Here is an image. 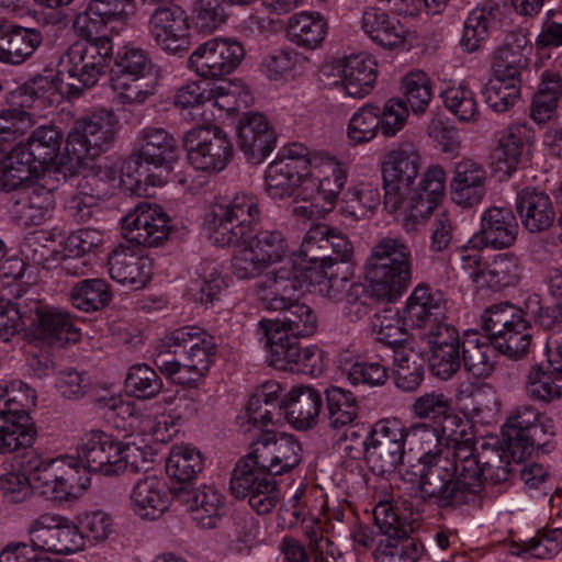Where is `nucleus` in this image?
<instances>
[{
  "label": "nucleus",
  "instance_id": "1",
  "mask_svg": "<svg viewBox=\"0 0 562 562\" xmlns=\"http://www.w3.org/2000/svg\"><path fill=\"white\" fill-rule=\"evenodd\" d=\"M528 318L549 331L548 335L562 330V303L553 302L550 306H543L537 293L528 294L521 306L509 302L496 303L482 313L481 327L502 339L498 347L503 355L518 360L527 356L531 346V324Z\"/></svg>",
  "mask_w": 562,
  "mask_h": 562
},
{
  "label": "nucleus",
  "instance_id": "2",
  "mask_svg": "<svg viewBox=\"0 0 562 562\" xmlns=\"http://www.w3.org/2000/svg\"><path fill=\"white\" fill-rule=\"evenodd\" d=\"M456 470L437 505L441 509H457L477 498L483 482L499 484L509 480L512 469L507 453L488 448L476 454L464 447L457 454Z\"/></svg>",
  "mask_w": 562,
  "mask_h": 562
},
{
  "label": "nucleus",
  "instance_id": "3",
  "mask_svg": "<svg viewBox=\"0 0 562 562\" xmlns=\"http://www.w3.org/2000/svg\"><path fill=\"white\" fill-rule=\"evenodd\" d=\"M304 291V282L294 265L268 272L256 284V292L262 304L271 311L283 313L281 319L274 321L278 329L297 338L308 337L317 329L316 314L300 301Z\"/></svg>",
  "mask_w": 562,
  "mask_h": 562
},
{
  "label": "nucleus",
  "instance_id": "4",
  "mask_svg": "<svg viewBox=\"0 0 562 562\" xmlns=\"http://www.w3.org/2000/svg\"><path fill=\"white\" fill-rule=\"evenodd\" d=\"M404 435L409 451L417 456L422 465L420 496L425 502L437 506L447 482L454 473L457 461L449 458V448L440 446L434 420L412 423L404 427Z\"/></svg>",
  "mask_w": 562,
  "mask_h": 562
},
{
  "label": "nucleus",
  "instance_id": "5",
  "mask_svg": "<svg viewBox=\"0 0 562 562\" xmlns=\"http://www.w3.org/2000/svg\"><path fill=\"white\" fill-rule=\"evenodd\" d=\"M368 278L372 293L382 301L397 300L411 285L413 260L409 246L400 238L383 237L371 249Z\"/></svg>",
  "mask_w": 562,
  "mask_h": 562
},
{
  "label": "nucleus",
  "instance_id": "6",
  "mask_svg": "<svg viewBox=\"0 0 562 562\" xmlns=\"http://www.w3.org/2000/svg\"><path fill=\"white\" fill-rule=\"evenodd\" d=\"M25 470L35 490L59 502L79 497L90 485L88 477L79 475L76 459L69 456L44 459L30 453L25 456Z\"/></svg>",
  "mask_w": 562,
  "mask_h": 562
},
{
  "label": "nucleus",
  "instance_id": "7",
  "mask_svg": "<svg viewBox=\"0 0 562 562\" xmlns=\"http://www.w3.org/2000/svg\"><path fill=\"white\" fill-rule=\"evenodd\" d=\"M119 121L112 111L99 110L91 115L77 120L68 133L65 151L59 164L77 169L87 159H93L106 151L114 143Z\"/></svg>",
  "mask_w": 562,
  "mask_h": 562
},
{
  "label": "nucleus",
  "instance_id": "8",
  "mask_svg": "<svg viewBox=\"0 0 562 562\" xmlns=\"http://www.w3.org/2000/svg\"><path fill=\"white\" fill-rule=\"evenodd\" d=\"M232 272L239 280L255 279L269 267L282 262L290 252L289 241L282 231L261 229L236 241Z\"/></svg>",
  "mask_w": 562,
  "mask_h": 562
},
{
  "label": "nucleus",
  "instance_id": "9",
  "mask_svg": "<svg viewBox=\"0 0 562 562\" xmlns=\"http://www.w3.org/2000/svg\"><path fill=\"white\" fill-rule=\"evenodd\" d=\"M113 55L110 37L97 42H75L61 58L63 69L59 75H68L65 92L69 97H79L87 88L93 87L109 66Z\"/></svg>",
  "mask_w": 562,
  "mask_h": 562
},
{
  "label": "nucleus",
  "instance_id": "10",
  "mask_svg": "<svg viewBox=\"0 0 562 562\" xmlns=\"http://www.w3.org/2000/svg\"><path fill=\"white\" fill-rule=\"evenodd\" d=\"M258 198L239 192L226 205H221L209 222L210 239L218 247H229L252 234L260 220Z\"/></svg>",
  "mask_w": 562,
  "mask_h": 562
},
{
  "label": "nucleus",
  "instance_id": "11",
  "mask_svg": "<svg viewBox=\"0 0 562 562\" xmlns=\"http://www.w3.org/2000/svg\"><path fill=\"white\" fill-rule=\"evenodd\" d=\"M183 147L190 165L201 171H222L233 157L228 135L218 126L205 123L190 128L183 135Z\"/></svg>",
  "mask_w": 562,
  "mask_h": 562
},
{
  "label": "nucleus",
  "instance_id": "12",
  "mask_svg": "<svg viewBox=\"0 0 562 562\" xmlns=\"http://www.w3.org/2000/svg\"><path fill=\"white\" fill-rule=\"evenodd\" d=\"M265 469L255 463L250 453L235 465L229 491L237 498H248L249 506L259 515L270 513L280 502L277 482Z\"/></svg>",
  "mask_w": 562,
  "mask_h": 562
},
{
  "label": "nucleus",
  "instance_id": "13",
  "mask_svg": "<svg viewBox=\"0 0 562 562\" xmlns=\"http://www.w3.org/2000/svg\"><path fill=\"white\" fill-rule=\"evenodd\" d=\"M59 179L45 170L38 180L19 192L11 209L12 220L22 227L38 226L53 216Z\"/></svg>",
  "mask_w": 562,
  "mask_h": 562
},
{
  "label": "nucleus",
  "instance_id": "14",
  "mask_svg": "<svg viewBox=\"0 0 562 562\" xmlns=\"http://www.w3.org/2000/svg\"><path fill=\"white\" fill-rule=\"evenodd\" d=\"M404 426L396 418H384L373 424L369 431L367 462L378 474L394 472L405 456Z\"/></svg>",
  "mask_w": 562,
  "mask_h": 562
},
{
  "label": "nucleus",
  "instance_id": "15",
  "mask_svg": "<svg viewBox=\"0 0 562 562\" xmlns=\"http://www.w3.org/2000/svg\"><path fill=\"white\" fill-rule=\"evenodd\" d=\"M244 45L234 37H214L200 44L189 57L195 72L214 79L232 74L244 60Z\"/></svg>",
  "mask_w": 562,
  "mask_h": 562
},
{
  "label": "nucleus",
  "instance_id": "16",
  "mask_svg": "<svg viewBox=\"0 0 562 562\" xmlns=\"http://www.w3.org/2000/svg\"><path fill=\"white\" fill-rule=\"evenodd\" d=\"M302 446L295 436L266 431L251 445L249 453L255 463L276 476L294 470L302 461Z\"/></svg>",
  "mask_w": 562,
  "mask_h": 562
},
{
  "label": "nucleus",
  "instance_id": "17",
  "mask_svg": "<svg viewBox=\"0 0 562 562\" xmlns=\"http://www.w3.org/2000/svg\"><path fill=\"white\" fill-rule=\"evenodd\" d=\"M27 535L41 553L69 554L83 547L78 527L50 513L33 519L27 527Z\"/></svg>",
  "mask_w": 562,
  "mask_h": 562
},
{
  "label": "nucleus",
  "instance_id": "18",
  "mask_svg": "<svg viewBox=\"0 0 562 562\" xmlns=\"http://www.w3.org/2000/svg\"><path fill=\"white\" fill-rule=\"evenodd\" d=\"M25 311L35 338L58 346L79 341L80 330L75 326L68 312L35 299H29Z\"/></svg>",
  "mask_w": 562,
  "mask_h": 562
},
{
  "label": "nucleus",
  "instance_id": "19",
  "mask_svg": "<svg viewBox=\"0 0 562 562\" xmlns=\"http://www.w3.org/2000/svg\"><path fill=\"white\" fill-rule=\"evenodd\" d=\"M123 236L131 243L144 247L161 245L170 233V218L161 206L139 203L122 220Z\"/></svg>",
  "mask_w": 562,
  "mask_h": 562
},
{
  "label": "nucleus",
  "instance_id": "20",
  "mask_svg": "<svg viewBox=\"0 0 562 562\" xmlns=\"http://www.w3.org/2000/svg\"><path fill=\"white\" fill-rule=\"evenodd\" d=\"M552 435H554L553 420L531 405H522L514 409L503 427L508 450L514 454L516 448L521 447L525 451L536 445H543L547 441L546 437Z\"/></svg>",
  "mask_w": 562,
  "mask_h": 562
},
{
  "label": "nucleus",
  "instance_id": "21",
  "mask_svg": "<svg viewBox=\"0 0 562 562\" xmlns=\"http://www.w3.org/2000/svg\"><path fill=\"white\" fill-rule=\"evenodd\" d=\"M121 441L102 430L83 434L77 445L79 462L88 470L103 475L122 473Z\"/></svg>",
  "mask_w": 562,
  "mask_h": 562
},
{
  "label": "nucleus",
  "instance_id": "22",
  "mask_svg": "<svg viewBox=\"0 0 562 562\" xmlns=\"http://www.w3.org/2000/svg\"><path fill=\"white\" fill-rule=\"evenodd\" d=\"M148 33L165 52L177 54L187 49L189 23L178 5H160L150 14Z\"/></svg>",
  "mask_w": 562,
  "mask_h": 562
},
{
  "label": "nucleus",
  "instance_id": "23",
  "mask_svg": "<svg viewBox=\"0 0 562 562\" xmlns=\"http://www.w3.org/2000/svg\"><path fill=\"white\" fill-rule=\"evenodd\" d=\"M346 181L347 171L335 158L322 154L313 156L305 180L306 192H313L327 209H334Z\"/></svg>",
  "mask_w": 562,
  "mask_h": 562
},
{
  "label": "nucleus",
  "instance_id": "24",
  "mask_svg": "<svg viewBox=\"0 0 562 562\" xmlns=\"http://www.w3.org/2000/svg\"><path fill=\"white\" fill-rule=\"evenodd\" d=\"M172 340L182 345V369L193 374V380L204 376L214 361V337L200 327L186 326L176 329Z\"/></svg>",
  "mask_w": 562,
  "mask_h": 562
},
{
  "label": "nucleus",
  "instance_id": "25",
  "mask_svg": "<svg viewBox=\"0 0 562 562\" xmlns=\"http://www.w3.org/2000/svg\"><path fill=\"white\" fill-rule=\"evenodd\" d=\"M237 144L250 164H261L276 146V134L267 116L245 113L238 123Z\"/></svg>",
  "mask_w": 562,
  "mask_h": 562
},
{
  "label": "nucleus",
  "instance_id": "26",
  "mask_svg": "<svg viewBox=\"0 0 562 562\" xmlns=\"http://www.w3.org/2000/svg\"><path fill=\"white\" fill-rule=\"evenodd\" d=\"M108 266L114 281L135 290L144 288L150 280V259L130 246H117L109 256Z\"/></svg>",
  "mask_w": 562,
  "mask_h": 562
},
{
  "label": "nucleus",
  "instance_id": "27",
  "mask_svg": "<svg viewBox=\"0 0 562 562\" xmlns=\"http://www.w3.org/2000/svg\"><path fill=\"white\" fill-rule=\"evenodd\" d=\"M529 43L527 34L510 32L495 49L492 58V71L495 78L521 83V72L528 65L525 49Z\"/></svg>",
  "mask_w": 562,
  "mask_h": 562
},
{
  "label": "nucleus",
  "instance_id": "28",
  "mask_svg": "<svg viewBox=\"0 0 562 562\" xmlns=\"http://www.w3.org/2000/svg\"><path fill=\"white\" fill-rule=\"evenodd\" d=\"M485 182L483 165L469 158L458 161L451 180L452 201L463 207L479 204L486 192Z\"/></svg>",
  "mask_w": 562,
  "mask_h": 562
},
{
  "label": "nucleus",
  "instance_id": "29",
  "mask_svg": "<svg viewBox=\"0 0 562 562\" xmlns=\"http://www.w3.org/2000/svg\"><path fill=\"white\" fill-rule=\"evenodd\" d=\"M257 335L269 349L270 366L278 370L294 371L300 347L297 337L279 330L274 321L267 318L258 323Z\"/></svg>",
  "mask_w": 562,
  "mask_h": 562
},
{
  "label": "nucleus",
  "instance_id": "30",
  "mask_svg": "<svg viewBox=\"0 0 562 562\" xmlns=\"http://www.w3.org/2000/svg\"><path fill=\"white\" fill-rule=\"evenodd\" d=\"M376 64L367 54H351L338 61L340 86L347 95L363 98L369 94L376 80Z\"/></svg>",
  "mask_w": 562,
  "mask_h": 562
},
{
  "label": "nucleus",
  "instance_id": "31",
  "mask_svg": "<svg viewBox=\"0 0 562 562\" xmlns=\"http://www.w3.org/2000/svg\"><path fill=\"white\" fill-rule=\"evenodd\" d=\"M516 211L521 224L530 233L549 229L555 220L550 196L536 188H525L516 196Z\"/></svg>",
  "mask_w": 562,
  "mask_h": 562
},
{
  "label": "nucleus",
  "instance_id": "32",
  "mask_svg": "<svg viewBox=\"0 0 562 562\" xmlns=\"http://www.w3.org/2000/svg\"><path fill=\"white\" fill-rule=\"evenodd\" d=\"M168 486L164 479L147 475L139 479L131 492V506L143 519H156L169 507Z\"/></svg>",
  "mask_w": 562,
  "mask_h": 562
},
{
  "label": "nucleus",
  "instance_id": "33",
  "mask_svg": "<svg viewBox=\"0 0 562 562\" xmlns=\"http://www.w3.org/2000/svg\"><path fill=\"white\" fill-rule=\"evenodd\" d=\"M134 153L145 164L164 168L170 172L177 160V144L166 130L145 127L138 133Z\"/></svg>",
  "mask_w": 562,
  "mask_h": 562
},
{
  "label": "nucleus",
  "instance_id": "34",
  "mask_svg": "<svg viewBox=\"0 0 562 562\" xmlns=\"http://www.w3.org/2000/svg\"><path fill=\"white\" fill-rule=\"evenodd\" d=\"M518 232V222L509 207L493 206L482 214L480 238L486 247L509 248L516 243Z\"/></svg>",
  "mask_w": 562,
  "mask_h": 562
},
{
  "label": "nucleus",
  "instance_id": "35",
  "mask_svg": "<svg viewBox=\"0 0 562 562\" xmlns=\"http://www.w3.org/2000/svg\"><path fill=\"white\" fill-rule=\"evenodd\" d=\"M323 407L319 391L311 386H295L288 395L284 414L290 425L299 430H307L317 425Z\"/></svg>",
  "mask_w": 562,
  "mask_h": 562
},
{
  "label": "nucleus",
  "instance_id": "36",
  "mask_svg": "<svg viewBox=\"0 0 562 562\" xmlns=\"http://www.w3.org/2000/svg\"><path fill=\"white\" fill-rule=\"evenodd\" d=\"M306 172L297 170L293 162H270L265 172V189L272 199H285L295 195L297 199H306L311 194L306 192Z\"/></svg>",
  "mask_w": 562,
  "mask_h": 562
},
{
  "label": "nucleus",
  "instance_id": "37",
  "mask_svg": "<svg viewBox=\"0 0 562 562\" xmlns=\"http://www.w3.org/2000/svg\"><path fill=\"white\" fill-rule=\"evenodd\" d=\"M192 519L202 528L213 529L226 512L225 496L214 485H201L188 493Z\"/></svg>",
  "mask_w": 562,
  "mask_h": 562
},
{
  "label": "nucleus",
  "instance_id": "38",
  "mask_svg": "<svg viewBox=\"0 0 562 562\" xmlns=\"http://www.w3.org/2000/svg\"><path fill=\"white\" fill-rule=\"evenodd\" d=\"M446 303L441 291L418 284L406 301L404 319L413 327L424 328L431 319L443 315Z\"/></svg>",
  "mask_w": 562,
  "mask_h": 562
},
{
  "label": "nucleus",
  "instance_id": "39",
  "mask_svg": "<svg viewBox=\"0 0 562 562\" xmlns=\"http://www.w3.org/2000/svg\"><path fill=\"white\" fill-rule=\"evenodd\" d=\"M495 339L493 346L487 338H479L476 335H467L462 342V362L464 369L475 378H488L495 370L498 344L502 341L496 336L485 331Z\"/></svg>",
  "mask_w": 562,
  "mask_h": 562
},
{
  "label": "nucleus",
  "instance_id": "40",
  "mask_svg": "<svg viewBox=\"0 0 562 562\" xmlns=\"http://www.w3.org/2000/svg\"><path fill=\"white\" fill-rule=\"evenodd\" d=\"M527 127L521 124L509 125L498 137L497 146L491 156L495 172L510 176L520 164Z\"/></svg>",
  "mask_w": 562,
  "mask_h": 562
},
{
  "label": "nucleus",
  "instance_id": "41",
  "mask_svg": "<svg viewBox=\"0 0 562 562\" xmlns=\"http://www.w3.org/2000/svg\"><path fill=\"white\" fill-rule=\"evenodd\" d=\"M327 21L318 12L301 11L292 14L286 22V35L299 47L316 49L327 34Z\"/></svg>",
  "mask_w": 562,
  "mask_h": 562
},
{
  "label": "nucleus",
  "instance_id": "42",
  "mask_svg": "<svg viewBox=\"0 0 562 562\" xmlns=\"http://www.w3.org/2000/svg\"><path fill=\"white\" fill-rule=\"evenodd\" d=\"M422 158L414 145L404 143L387 151L382 162L383 181L414 184Z\"/></svg>",
  "mask_w": 562,
  "mask_h": 562
},
{
  "label": "nucleus",
  "instance_id": "43",
  "mask_svg": "<svg viewBox=\"0 0 562 562\" xmlns=\"http://www.w3.org/2000/svg\"><path fill=\"white\" fill-rule=\"evenodd\" d=\"M209 85L202 81H191L181 86L173 95V105L179 110L183 120L190 123L205 124L210 102Z\"/></svg>",
  "mask_w": 562,
  "mask_h": 562
},
{
  "label": "nucleus",
  "instance_id": "44",
  "mask_svg": "<svg viewBox=\"0 0 562 562\" xmlns=\"http://www.w3.org/2000/svg\"><path fill=\"white\" fill-rule=\"evenodd\" d=\"M361 25L372 41L386 48L400 46L406 36V30L398 20L375 8L364 10Z\"/></svg>",
  "mask_w": 562,
  "mask_h": 562
},
{
  "label": "nucleus",
  "instance_id": "45",
  "mask_svg": "<svg viewBox=\"0 0 562 562\" xmlns=\"http://www.w3.org/2000/svg\"><path fill=\"white\" fill-rule=\"evenodd\" d=\"M328 234L329 226L321 223L305 233L299 249V257L304 262L301 278L306 277L310 269L323 270L333 267V256L327 254Z\"/></svg>",
  "mask_w": 562,
  "mask_h": 562
},
{
  "label": "nucleus",
  "instance_id": "46",
  "mask_svg": "<svg viewBox=\"0 0 562 562\" xmlns=\"http://www.w3.org/2000/svg\"><path fill=\"white\" fill-rule=\"evenodd\" d=\"M282 389L277 382H268L261 386L248 401L246 418L255 427L262 428L274 422L284 407L280 398Z\"/></svg>",
  "mask_w": 562,
  "mask_h": 562
},
{
  "label": "nucleus",
  "instance_id": "47",
  "mask_svg": "<svg viewBox=\"0 0 562 562\" xmlns=\"http://www.w3.org/2000/svg\"><path fill=\"white\" fill-rule=\"evenodd\" d=\"M498 5L485 2L473 9L464 22L461 44L464 50L474 53L488 38L492 27L496 24Z\"/></svg>",
  "mask_w": 562,
  "mask_h": 562
},
{
  "label": "nucleus",
  "instance_id": "48",
  "mask_svg": "<svg viewBox=\"0 0 562 562\" xmlns=\"http://www.w3.org/2000/svg\"><path fill=\"white\" fill-rule=\"evenodd\" d=\"M522 278V265L514 252H502L485 263L482 289L499 291L516 286Z\"/></svg>",
  "mask_w": 562,
  "mask_h": 562
},
{
  "label": "nucleus",
  "instance_id": "49",
  "mask_svg": "<svg viewBox=\"0 0 562 562\" xmlns=\"http://www.w3.org/2000/svg\"><path fill=\"white\" fill-rule=\"evenodd\" d=\"M440 446L449 448V458L457 461V454L464 447L474 449L473 437L470 432L471 426L468 420L461 418L451 411L440 419L434 420Z\"/></svg>",
  "mask_w": 562,
  "mask_h": 562
},
{
  "label": "nucleus",
  "instance_id": "50",
  "mask_svg": "<svg viewBox=\"0 0 562 562\" xmlns=\"http://www.w3.org/2000/svg\"><path fill=\"white\" fill-rule=\"evenodd\" d=\"M36 394L23 381L11 380L0 383V413L29 422V413L35 406Z\"/></svg>",
  "mask_w": 562,
  "mask_h": 562
},
{
  "label": "nucleus",
  "instance_id": "51",
  "mask_svg": "<svg viewBox=\"0 0 562 562\" xmlns=\"http://www.w3.org/2000/svg\"><path fill=\"white\" fill-rule=\"evenodd\" d=\"M562 97V76L554 70H544L530 106V115L537 123H543L551 117Z\"/></svg>",
  "mask_w": 562,
  "mask_h": 562
},
{
  "label": "nucleus",
  "instance_id": "52",
  "mask_svg": "<svg viewBox=\"0 0 562 562\" xmlns=\"http://www.w3.org/2000/svg\"><path fill=\"white\" fill-rule=\"evenodd\" d=\"M379 184L359 182L350 187L344 195L341 212L353 221L371 216L380 205Z\"/></svg>",
  "mask_w": 562,
  "mask_h": 562
},
{
  "label": "nucleus",
  "instance_id": "53",
  "mask_svg": "<svg viewBox=\"0 0 562 562\" xmlns=\"http://www.w3.org/2000/svg\"><path fill=\"white\" fill-rule=\"evenodd\" d=\"M204 468L200 450L191 445H175L166 461V473L178 482H190Z\"/></svg>",
  "mask_w": 562,
  "mask_h": 562
},
{
  "label": "nucleus",
  "instance_id": "54",
  "mask_svg": "<svg viewBox=\"0 0 562 562\" xmlns=\"http://www.w3.org/2000/svg\"><path fill=\"white\" fill-rule=\"evenodd\" d=\"M326 407L329 427L336 430L353 425L359 413L356 396L339 386L326 390Z\"/></svg>",
  "mask_w": 562,
  "mask_h": 562
},
{
  "label": "nucleus",
  "instance_id": "55",
  "mask_svg": "<svg viewBox=\"0 0 562 562\" xmlns=\"http://www.w3.org/2000/svg\"><path fill=\"white\" fill-rule=\"evenodd\" d=\"M446 191V172L441 166H430L419 182L416 198L420 206L414 211L417 220H424L432 213Z\"/></svg>",
  "mask_w": 562,
  "mask_h": 562
},
{
  "label": "nucleus",
  "instance_id": "56",
  "mask_svg": "<svg viewBox=\"0 0 562 562\" xmlns=\"http://www.w3.org/2000/svg\"><path fill=\"white\" fill-rule=\"evenodd\" d=\"M156 78L150 76L114 75L110 87L122 104H140L155 93Z\"/></svg>",
  "mask_w": 562,
  "mask_h": 562
},
{
  "label": "nucleus",
  "instance_id": "57",
  "mask_svg": "<svg viewBox=\"0 0 562 562\" xmlns=\"http://www.w3.org/2000/svg\"><path fill=\"white\" fill-rule=\"evenodd\" d=\"M424 546L415 538L397 536L381 541L375 551L376 562H418L424 554Z\"/></svg>",
  "mask_w": 562,
  "mask_h": 562
},
{
  "label": "nucleus",
  "instance_id": "58",
  "mask_svg": "<svg viewBox=\"0 0 562 562\" xmlns=\"http://www.w3.org/2000/svg\"><path fill=\"white\" fill-rule=\"evenodd\" d=\"M70 299L78 310L92 312L106 306L112 299V294L109 284L104 280L87 279L72 288Z\"/></svg>",
  "mask_w": 562,
  "mask_h": 562
},
{
  "label": "nucleus",
  "instance_id": "59",
  "mask_svg": "<svg viewBox=\"0 0 562 562\" xmlns=\"http://www.w3.org/2000/svg\"><path fill=\"white\" fill-rule=\"evenodd\" d=\"M43 35L40 30L12 24L7 43L5 63L19 65L30 58L41 46Z\"/></svg>",
  "mask_w": 562,
  "mask_h": 562
},
{
  "label": "nucleus",
  "instance_id": "60",
  "mask_svg": "<svg viewBox=\"0 0 562 562\" xmlns=\"http://www.w3.org/2000/svg\"><path fill=\"white\" fill-rule=\"evenodd\" d=\"M384 184V207L395 216L403 220H411L418 223L420 220L415 218L414 211L420 206L418 199L412 194V186L409 183H397L383 181Z\"/></svg>",
  "mask_w": 562,
  "mask_h": 562
},
{
  "label": "nucleus",
  "instance_id": "61",
  "mask_svg": "<svg viewBox=\"0 0 562 562\" xmlns=\"http://www.w3.org/2000/svg\"><path fill=\"white\" fill-rule=\"evenodd\" d=\"M558 376L553 370H544L538 364L532 366L525 383L528 396L547 404L562 398V385L557 382Z\"/></svg>",
  "mask_w": 562,
  "mask_h": 562
},
{
  "label": "nucleus",
  "instance_id": "62",
  "mask_svg": "<svg viewBox=\"0 0 562 562\" xmlns=\"http://www.w3.org/2000/svg\"><path fill=\"white\" fill-rule=\"evenodd\" d=\"M34 488L31 475L25 470V460L18 467L4 468L0 474V492L3 498L12 504L25 502Z\"/></svg>",
  "mask_w": 562,
  "mask_h": 562
},
{
  "label": "nucleus",
  "instance_id": "63",
  "mask_svg": "<svg viewBox=\"0 0 562 562\" xmlns=\"http://www.w3.org/2000/svg\"><path fill=\"white\" fill-rule=\"evenodd\" d=\"M405 104L411 106L414 114H423L432 98L430 78L422 70L411 71L402 79Z\"/></svg>",
  "mask_w": 562,
  "mask_h": 562
},
{
  "label": "nucleus",
  "instance_id": "64",
  "mask_svg": "<svg viewBox=\"0 0 562 562\" xmlns=\"http://www.w3.org/2000/svg\"><path fill=\"white\" fill-rule=\"evenodd\" d=\"M63 133L55 126L35 128L25 144L40 165H48L58 157Z\"/></svg>",
  "mask_w": 562,
  "mask_h": 562
}]
</instances>
